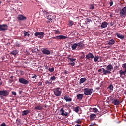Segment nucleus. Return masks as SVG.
<instances>
[{"instance_id":"1","label":"nucleus","mask_w":126,"mask_h":126,"mask_svg":"<svg viewBox=\"0 0 126 126\" xmlns=\"http://www.w3.org/2000/svg\"><path fill=\"white\" fill-rule=\"evenodd\" d=\"M106 69H103V75H107V74H111L112 69H114V67L111 64L108 65L106 67Z\"/></svg>"},{"instance_id":"2","label":"nucleus","mask_w":126,"mask_h":126,"mask_svg":"<svg viewBox=\"0 0 126 126\" xmlns=\"http://www.w3.org/2000/svg\"><path fill=\"white\" fill-rule=\"evenodd\" d=\"M83 91L84 94H85V95L89 96V95H91V94H92V92H93V89L85 88L83 89Z\"/></svg>"},{"instance_id":"3","label":"nucleus","mask_w":126,"mask_h":126,"mask_svg":"<svg viewBox=\"0 0 126 126\" xmlns=\"http://www.w3.org/2000/svg\"><path fill=\"white\" fill-rule=\"evenodd\" d=\"M54 94L56 97H59V96H61L62 94V89L60 88H57L54 89Z\"/></svg>"},{"instance_id":"4","label":"nucleus","mask_w":126,"mask_h":126,"mask_svg":"<svg viewBox=\"0 0 126 126\" xmlns=\"http://www.w3.org/2000/svg\"><path fill=\"white\" fill-rule=\"evenodd\" d=\"M34 36L38 37L39 39H43L45 36V33L43 32H38L35 33Z\"/></svg>"},{"instance_id":"5","label":"nucleus","mask_w":126,"mask_h":126,"mask_svg":"<svg viewBox=\"0 0 126 126\" xmlns=\"http://www.w3.org/2000/svg\"><path fill=\"white\" fill-rule=\"evenodd\" d=\"M19 82L21 83V84H24L25 85H27V84L29 83V81L23 77L19 78Z\"/></svg>"},{"instance_id":"6","label":"nucleus","mask_w":126,"mask_h":126,"mask_svg":"<svg viewBox=\"0 0 126 126\" xmlns=\"http://www.w3.org/2000/svg\"><path fill=\"white\" fill-rule=\"evenodd\" d=\"M119 14L121 17H125L126 16V7H124L120 10Z\"/></svg>"},{"instance_id":"7","label":"nucleus","mask_w":126,"mask_h":126,"mask_svg":"<svg viewBox=\"0 0 126 126\" xmlns=\"http://www.w3.org/2000/svg\"><path fill=\"white\" fill-rule=\"evenodd\" d=\"M9 94L7 90H0V96H3V97H7V95Z\"/></svg>"},{"instance_id":"8","label":"nucleus","mask_w":126,"mask_h":126,"mask_svg":"<svg viewBox=\"0 0 126 126\" xmlns=\"http://www.w3.org/2000/svg\"><path fill=\"white\" fill-rule=\"evenodd\" d=\"M53 39H55V40H64L65 39H67V36H65L64 35H59L56 37H52Z\"/></svg>"},{"instance_id":"9","label":"nucleus","mask_w":126,"mask_h":126,"mask_svg":"<svg viewBox=\"0 0 126 126\" xmlns=\"http://www.w3.org/2000/svg\"><path fill=\"white\" fill-rule=\"evenodd\" d=\"M59 112L60 113V115L63 116V117H68V113L65 112L64 109L63 108H61L59 110Z\"/></svg>"},{"instance_id":"10","label":"nucleus","mask_w":126,"mask_h":126,"mask_svg":"<svg viewBox=\"0 0 126 126\" xmlns=\"http://www.w3.org/2000/svg\"><path fill=\"white\" fill-rule=\"evenodd\" d=\"M7 29V25H0V31H4Z\"/></svg>"},{"instance_id":"11","label":"nucleus","mask_w":126,"mask_h":126,"mask_svg":"<svg viewBox=\"0 0 126 126\" xmlns=\"http://www.w3.org/2000/svg\"><path fill=\"white\" fill-rule=\"evenodd\" d=\"M69 60L71 62V63H70L69 64L71 65V66H74V65H75V63L74 62L76 61V59L71 58H69Z\"/></svg>"},{"instance_id":"12","label":"nucleus","mask_w":126,"mask_h":126,"mask_svg":"<svg viewBox=\"0 0 126 126\" xmlns=\"http://www.w3.org/2000/svg\"><path fill=\"white\" fill-rule=\"evenodd\" d=\"M86 58L87 60H90V59H94V55H93V54L89 53L86 56Z\"/></svg>"},{"instance_id":"13","label":"nucleus","mask_w":126,"mask_h":126,"mask_svg":"<svg viewBox=\"0 0 126 126\" xmlns=\"http://www.w3.org/2000/svg\"><path fill=\"white\" fill-rule=\"evenodd\" d=\"M64 99L66 101V102H72V98L69 97V95H66L64 96Z\"/></svg>"},{"instance_id":"14","label":"nucleus","mask_w":126,"mask_h":126,"mask_svg":"<svg viewBox=\"0 0 126 126\" xmlns=\"http://www.w3.org/2000/svg\"><path fill=\"white\" fill-rule=\"evenodd\" d=\"M17 19L20 21L26 20V19H27V18H26L25 16H23L22 15H19L17 16Z\"/></svg>"},{"instance_id":"15","label":"nucleus","mask_w":126,"mask_h":126,"mask_svg":"<svg viewBox=\"0 0 126 126\" xmlns=\"http://www.w3.org/2000/svg\"><path fill=\"white\" fill-rule=\"evenodd\" d=\"M111 101H112V104H113V105L115 106H118V105H120V101L118 100V99H111Z\"/></svg>"},{"instance_id":"16","label":"nucleus","mask_w":126,"mask_h":126,"mask_svg":"<svg viewBox=\"0 0 126 126\" xmlns=\"http://www.w3.org/2000/svg\"><path fill=\"white\" fill-rule=\"evenodd\" d=\"M77 99L79 101H81L83 99V94H79L77 95Z\"/></svg>"},{"instance_id":"17","label":"nucleus","mask_w":126,"mask_h":126,"mask_svg":"<svg viewBox=\"0 0 126 126\" xmlns=\"http://www.w3.org/2000/svg\"><path fill=\"white\" fill-rule=\"evenodd\" d=\"M77 45L79 49H81V48H83V47H84V43H83V41H81V42L77 43Z\"/></svg>"},{"instance_id":"18","label":"nucleus","mask_w":126,"mask_h":126,"mask_svg":"<svg viewBox=\"0 0 126 126\" xmlns=\"http://www.w3.org/2000/svg\"><path fill=\"white\" fill-rule=\"evenodd\" d=\"M42 109L43 106L40 104H37V106L34 108V110H39L41 111Z\"/></svg>"},{"instance_id":"19","label":"nucleus","mask_w":126,"mask_h":126,"mask_svg":"<svg viewBox=\"0 0 126 126\" xmlns=\"http://www.w3.org/2000/svg\"><path fill=\"white\" fill-rule=\"evenodd\" d=\"M42 53L44 55H50V54H51V51L47 49H43L42 50Z\"/></svg>"},{"instance_id":"20","label":"nucleus","mask_w":126,"mask_h":126,"mask_svg":"<svg viewBox=\"0 0 126 126\" xmlns=\"http://www.w3.org/2000/svg\"><path fill=\"white\" fill-rule=\"evenodd\" d=\"M116 36H117V37H118L119 39H121V40H124V39H125V36H124L119 33H116Z\"/></svg>"},{"instance_id":"21","label":"nucleus","mask_w":126,"mask_h":126,"mask_svg":"<svg viewBox=\"0 0 126 126\" xmlns=\"http://www.w3.org/2000/svg\"><path fill=\"white\" fill-rule=\"evenodd\" d=\"M23 32L24 34V37H29L30 36V34H29V32H26V31H24Z\"/></svg>"},{"instance_id":"22","label":"nucleus","mask_w":126,"mask_h":126,"mask_svg":"<svg viewBox=\"0 0 126 126\" xmlns=\"http://www.w3.org/2000/svg\"><path fill=\"white\" fill-rule=\"evenodd\" d=\"M29 113H30V111L28 110H24L22 112V116H26V115H28Z\"/></svg>"},{"instance_id":"23","label":"nucleus","mask_w":126,"mask_h":126,"mask_svg":"<svg viewBox=\"0 0 126 126\" xmlns=\"http://www.w3.org/2000/svg\"><path fill=\"white\" fill-rule=\"evenodd\" d=\"M94 119H96V114H92L90 115V119L93 121Z\"/></svg>"},{"instance_id":"24","label":"nucleus","mask_w":126,"mask_h":126,"mask_svg":"<svg viewBox=\"0 0 126 126\" xmlns=\"http://www.w3.org/2000/svg\"><path fill=\"white\" fill-rule=\"evenodd\" d=\"M126 69H125L124 71H123V70H120L119 71V74L120 76H122V75H126Z\"/></svg>"},{"instance_id":"25","label":"nucleus","mask_w":126,"mask_h":126,"mask_svg":"<svg viewBox=\"0 0 126 126\" xmlns=\"http://www.w3.org/2000/svg\"><path fill=\"white\" fill-rule=\"evenodd\" d=\"M108 45H110V46H113V45L115 44V40L114 39L109 40L108 41Z\"/></svg>"},{"instance_id":"26","label":"nucleus","mask_w":126,"mask_h":126,"mask_svg":"<svg viewBox=\"0 0 126 126\" xmlns=\"http://www.w3.org/2000/svg\"><path fill=\"white\" fill-rule=\"evenodd\" d=\"M17 54H18V51L17 50H13L10 52V54L13 56H16Z\"/></svg>"},{"instance_id":"27","label":"nucleus","mask_w":126,"mask_h":126,"mask_svg":"<svg viewBox=\"0 0 126 126\" xmlns=\"http://www.w3.org/2000/svg\"><path fill=\"white\" fill-rule=\"evenodd\" d=\"M108 26V23L107 22H104L101 24V27L102 28H106Z\"/></svg>"},{"instance_id":"28","label":"nucleus","mask_w":126,"mask_h":126,"mask_svg":"<svg viewBox=\"0 0 126 126\" xmlns=\"http://www.w3.org/2000/svg\"><path fill=\"white\" fill-rule=\"evenodd\" d=\"M86 80H87V79H86V78H81L80 79L79 84H82V83H84V82H85V81H86Z\"/></svg>"},{"instance_id":"29","label":"nucleus","mask_w":126,"mask_h":126,"mask_svg":"<svg viewBox=\"0 0 126 126\" xmlns=\"http://www.w3.org/2000/svg\"><path fill=\"white\" fill-rule=\"evenodd\" d=\"M77 47H78L77 43H75L71 46V48L72 50H76Z\"/></svg>"},{"instance_id":"30","label":"nucleus","mask_w":126,"mask_h":126,"mask_svg":"<svg viewBox=\"0 0 126 126\" xmlns=\"http://www.w3.org/2000/svg\"><path fill=\"white\" fill-rule=\"evenodd\" d=\"M79 109H80V107H79V106H77L76 107H75V108H74V111L76 113H78V112H79Z\"/></svg>"},{"instance_id":"31","label":"nucleus","mask_w":126,"mask_h":126,"mask_svg":"<svg viewBox=\"0 0 126 126\" xmlns=\"http://www.w3.org/2000/svg\"><path fill=\"white\" fill-rule=\"evenodd\" d=\"M108 88L111 91H113L114 90V86H113V84H111L108 87Z\"/></svg>"},{"instance_id":"32","label":"nucleus","mask_w":126,"mask_h":126,"mask_svg":"<svg viewBox=\"0 0 126 126\" xmlns=\"http://www.w3.org/2000/svg\"><path fill=\"white\" fill-rule=\"evenodd\" d=\"M86 23H87L88 24H89L90 22H92V20H91V19L89 18H87L86 19Z\"/></svg>"},{"instance_id":"33","label":"nucleus","mask_w":126,"mask_h":126,"mask_svg":"<svg viewBox=\"0 0 126 126\" xmlns=\"http://www.w3.org/2000/svg\"><path fill=\"white\" fill-rule=\"evenodd\" d=\"M32 53H37V52H38V48H33L32 50Z\"/></svg>"},{"instance_id":"34","label":"nucleus","mask_w":126,"mask_h":126,"mask_svg":"<svg viewBox=\"0 0 126 126\" xmlns=\"http://www.w3.org/2000/svg\"><path fill=\"white\" fill-rule=\"evenodd\" d=\"M99 60V56H95L94 58V62H99V61H98Z\"/></svg>"},{"instance_id":"35","label":"nucleus","mask_w":126,"mask_h":126,"mask_svg":"<svg viewBox=\"0 0 126 126\" xmlns=\"http://www.w3.org/2000/svg\"><path fill=\"white\" fill-rule=\"evenodd\" d=\"M89 8H90V9L93 10V9H94V8H95V7L94 6V5L91 4V5H90Z\"/></svg>"},{"instance_id":"36","label":"nucleus","mask_w":126,"mask_h":126,"mask_svg":"<svg viewBox=\"0 0 126 126\" xmlns=\"http://www.w3.org/2000/svg\"><path fill=\"white\" fill-rule=\"evenodd\" d=\"M57 78V77H56L55 76H52L50 78V80H52V81H54L55 80H56V79Z\"/></svg>"},{"instance_id":"37","label":"nucleus","mask_w":126,"mask_h":126,"mask_svg":"<svg viewBox=\"0 0 126 126\" xmlns=\"http://www.w3.org/2000/svg\"><path fill=\"white\" fill-rule=\"evenodd\" d=\"M49 71H50V72H54V70H55V68L52 67V68H49L48 69Z\"/></svg>"},{"instance_id":"38","label":"nucleus","mask_w":126,"mask_h":126,"mask_svg":"<svg viewBox=\"0 0 126 126\" xmlns=\"http://www.w3.org/2000/svg\"><path fill=\"white\" fill-rule=\"evenodd\" d=\"M93 111L94 113H98V112H99V111H98V109H97V108H94L93 109Z\"/></svg>"},{"instance_id":"39","label":"nucleus","mask_w":126,"mask_h":126,"mask_svg":"<svg viewBox=\"0 0 126 126\" xmlns=\"http://www.w3.org/2000/svg\"><path fill=\"white\" fill-rule=\"evenodd\" d=\"M75 123H76L77 124H81V123H82V121L79 119L78 120H76Z\"/></svg>"},{"instance_id":"40","label":"nucleus","mask_w":126,"mask_h":126,"mask_svg":"<svg viewBox=\"0 0 126 126\" xmlns=\"http://www.w3.org/2000/svg\"><path fill=\"white\" fill-rule=\"evenodd\" d=\"M69 26H72V25H73V21H69Z\"/></svg>"},{"instance_id":"41","label":"nucleus","mask_w":126,"mask_h":126,"mask_svg":"<svg viewBox=\"0 0 126 126\" xmlns=\"http://www.w3.org/2000/svg\"><path fill=\"white\" fill-rule=\"evenodd\" d=\"M122 68L126 69V63H124L122 64Z\"/></svg>"},{"instance_id":"42","label":"nucleus","mask_w":126,"mask_h":126,"mask_svg":"<svg viewBox=\"0 0 126 126\" xmlns=\"http://www.w3.org/2000/svg\"><path fill=\"white\" fill-rule=\"evenodd\" d=\"M37 76H37V75L34 74L32 77V78H34V79H37Z\"/></svg>"},{"instance_id":"43","label":"nucleus","mask_w":126,"mask_h":126,"mask_svg":"<svg viewBox=\"0 0 126 126\" xmlns=\"http://www.w3.org/2000/svg\"><path fill=\"white\" fill-rule=\"evenodd\" d=\"M53 31L55 32V34H59L60 33V32L58 30H53Z\"/></svg>"},{"instance_id":"44","label":"nucleus","mask_w":126,"mask_h":126,"mask_svg":"<svg viewBox=\"0 0 126 126\" xmlns=\"http://www.w3.org/2000/svg\"><path fill=\"white\" fill-rule=\"evenodd\" d=\"M103 69H105V68H101V69H99L98 70V72H101L102 71V73H103Z\"/></svg>"},{"instance_id":"45","label":"nucleus","mask_w":126,"mask_h":126,"mask_svg":"<svg viewBox=\"0 0 126 126\" xmlns=\"http://www.w3.org/2000/svg\"><path fill=\"white\" fill-rule=\"evenodd\" d=\"M45 83H46V84H52V81L49 82V81H46Z\"/></svg>"},{"instance_id":"46","label":"nucleus","mask_w":126,"mask_h":126,"mask_svg":"<svg viewBox=\"0 0 126 126\" xmlns=\"http://www.w3.org/2000/svg\"><path fill=\"white\" fill-rule=\"evenodd\" d=\"M6 124H5V123L3 122L2 123L1 125L0 126H6Z\"/></svg>"},{"instance_id":"47","label":"nucleus","mask_w":126,"mask_h":126,"mask_svg":"<svg viewBox=\"0 0 126 126\" xmlns=\"http://www.w3.org/2000/svg\"><path fill=\"white\" fill-rule=\"evenodd\" d=\"M2 84H3L2 80H1V78H0V86L2 85Z\"/></svg>"},{"instance_id":"48","label":"nucleus","mask_w":126,"mask_h":126,"mask_svg":"<svg viewBox=\"0 0 126 126\" xmlns=\"http://www.w3.org/2000/svg\"><path fill=\"white\" fill-rule=\"evenodd\" d=\"M47 19L49 20V22H53V20L52 19H51V18H47Z\"/></svg>"},{"instance_id":"49","label":"nucleus","mask_w":126,"mask_h":126,"mask_svg":"<svg viewBox=\"0 0 126 126\" xmlns=\"http://www.w3.org/2000/svg\"><path fill=\"white\" fill-rule=\"evenodd\" d=\"M12 94L13 95H14V96H16V92H14V91H12Z\"/></svg>"},{"instance_id":"50","label":"nucleus","mask_w":126,"mask_h":126,"mask_svg":"<svg viewBox=\"0 0 126 126\" xmlns=\"http://www.w3.org/2000/svg\"><path fill=\"white\" fill-rule=\"evenodd\" d=\"M38 84L39 86H42V84H43V83L42 82H39Z\"/></svg>"},{"instance_id":"51","label":"nucleus","mask_w":126,"mask_h":126,"mask_svg":"<svg viewBox=\"0 0 126 126\" xmlns=\"http://www.w3.org/2000/svg\"><path fill=\"white\" fill-rule=\"evenodd\" d=\"M114 24H115V22H110L111 26H113L114 25Z\"/></svg>"},{"instance_id":"52","label":"nucleus","mask_w":126,"mask_h":126,"mask_svg":"<svg viewBox=\"0 0 126 126\" xmlns=\"http://www.w3.org/2000/svg\"><path fill=\"white\" fill-rule=\"evenodd\" d=\"M109 4H110V6H112L113 4V1H111L109 3Z\"/></svg>"},{"instance_id":"53","label":"nucleus","mask_w":126,"mask_h":126,"mask_svg":"<svg viewBox=\"0 0 126 126\" xmlns=\"http://www.w3.org/2000/svg\"><path fill=\"white\" fill-rule=\"evenodd\" d=\"M71 57V55H68L67 56V59H68V60H69V59H71V58H70Z\"/></svg>"},{"instance_id":"54","label":"nucleus","mask_w":126,"mask_h":126,"mask_svg":"<svg viewBox=\"0 0 126 126\" xmlns=\"http://www.w3.org/2000/svg\"><path fill=\"white\" fill-rule=\"evenodd\" d=\"M64 74H67V71L66 70L64 71Z\"/></svg>"},{"instance_id":"55","label":"nucleus","mask_w":126,"mask_h":126,"mask_svg":"<svg viewBox=\"0 0 126 126\" xmlns=\"http://www.w3.org/2000/svg\"><path fill=\"white\" fill-rule=\"evenodd\" d=\"M14 76H11V77H10V78L11 79H13V78H14Z\"/></svg>"},{"instance_id":"56","label":"nucleus","mask_w":126,"mask_h":126,"mask_svg":"<svg viewBox=\"0 0 126 126\" xmlns=\"http://www.w3.org/2000/svg\"><path fill=\"white\" fill-rule=\"evenodd\" d=\"M75 126H80V125L79 124H76Z\"/></svg>"},{"instance_id":"57","label":"nucleus","mask_w":126,"mask_h":126,"mask_svg":"<svg viewBox=\"0 0 126 126\" xmlns=\"http://www.w3.org/2000/svg\"><path fill=\"white\" fill-rule=\"evenodd\" d=\"M71 34H72V35H75V33L74 32H72Z\"/></svg>"},{"instance_id":"58","label":"nucleus","mask_w":126,"mask_h":126,"mask_svg":"<svg viewBox=\"0 0 126 126\" xmlns=\"http://www.w3.org/2000/svg\"><path fill=\"white\" fill-rule=\"evenodd\" d=\"M11 82H13V80H10V83H11Z\"/></svg>"},{"instance_id":"59","label":"nucleus","mask_w":126,"mask_h":126,"mask_svg":"<svg viewBox=\"0 0 126 126\" xmlns=\"http://www.w3.org/2000/svg\"><path fill=\"white\" fill-rule=\"evenodd\" d=\"M117 68H118V66L114 67V69H117Z\"/></svg>"},{"instance_id":"60","label":"nucleus","mask_w":126,"mask_h":126,"mask_svg":"<svg viewBox=\"0 0 126 126\" xmlns=\"http://www.w3.org/2000/svg\"><path fill=\"white\" fill-rule=\"evenodd\" d=\"M19 94H21V91H19Z\"/></svg>"},{"instance_id":"61","label":"nucleus","mask_w":126,"mask_h":126,"mask_svg":"<svg viewBox=\"0 0 126 126\" xmlns=\"http://www.w3.org/2000/svg\"><path fill=\"white\" fill-rule=\"evenodd\" d=\"M45 69H48V67H46Z\"/></svg>"},{"instance_id":"62","label":"nucleus","mask_w":126,"mask_h":126,"mask_svg":"<svg viewBox=\"0 0 126 126\" xmlns=\"http://www.w3.org/2000/svg\"><path fill=\"white\" fill-rule=\"evenodd\" d=\"M51 81H52V80H51V79H50L49 82H51Z\"/></svg>"},{"instance_id":"63","label":"nucleus","mask_w":126,"mask_h":126,"mask_svg":"<svg viewBox=\"0 0 126 126\" xmlns=\"http://www.w3.org/2000/svg\"><path fill=\"white\" fill-rule=\"evenodd\" d=\"M82 54H83V55H84V52H82Z\"/></svg>"},{"instance_id":"64","label":"nucleus","mask_w":126,"mask_h":126,"mask_svg":"<svg viewBox=\"0 0 126 126\" xmlns=\"http://www.w3.org/2000/svg\"><path fill=\"white\" fill-rule=\"evenodd\" d=\"M84 57H85V55H84V54H83V58H84Z\"/></svg>"}]
</instances>
